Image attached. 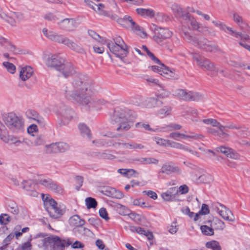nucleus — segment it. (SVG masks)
<instances>
[{
    "label": "nucleus",
    "mask_w": 250,
    "mask_h": 250,
    "mask_svg": "<svg viewBox=\"0 0 250 250\" xmlns=\"http://www.w3.org/2000/svg\"><path fill=\"white\" fill-rule=\"evenodd\" d=\"M177 94L180 98L184 100H189V92H187L184 89H179Z\"/></svg>",
    "instance_id": "obj_54"
},
{
    "label": "nucleus",
    "mask_w": 250,
    "mask_h": 250,
    "mask_svg": "<svg viewBox=\"0 0 250 250\" xmlns=\"http://www.w3.org/2000/svg\"><path fill=\"white\" fill-rule=\"evenodd\" d=\"M109 14V13H108ZM109 15L110 14H109ZM109 17H110L109 16ZM111 18L116 21L118 23L126 28H130L132 30L137 34L145 33L143 32V28L134 21L130 16H125L123 18H120L116 15H112Z\"/></svg>",
    "instance_id": "obj_7"
},
{
    "label": "nucleus",
    "mask_w": 250,
    "mask_h": 250,
    "mask_svg": "<svg viewBox=\"0 0 250 250\" xmlns=\"http://www.w3.org/2000/svg\"><path fill=\"white\" fill-rule=\"evenodd\" d=\"M99 215L102 218L105 219L106 221H107L109 219V218L108 216L107 211L105 208H102L100 209Z\"/></svg>",
    "instance_id": "obj_64"
},
{
    "label": "nucleus",
    "mask_w": 250,
    "mask_h": 250,
    "mask_svg": "<svg viewBox=\"0 0 250 250\" xmlns=\"http://www.w3.org/2000/svg\"><path fill=\"white\" fill-rule=\"evenodd\" d=\"M116 208L118 212L121 215H127L130 214V210L125 206L121 204L117 205L116 206Z\"/></svg>",
    "instance_id": "obj_44"
},
{
    "label": "nucleus",
    "mask_w": 250,
    "mask_h": 250,
    "mask_svg": "<svg viewBox=\"0 0 250 250\" xmlns=\"http://www.w3.org/2000/svg\"><path fill=\"white\" fill-rule=\"evenodd\" d=\"M171 108L169 106H165L159 110L157 111V115L162 116H167L170 114Z\"/></svg>",
    "instance_id": "obj_48"
},
{
    "label": "nucleus",
    "mask_w": 250,
    "mask_h": 250,
    "mask_svg": "<svg viewBox=\"0 0 250 250\" xmlns=\"http://www.w3.org/2000/svg\"><path fill=\"white\" fill-rule=\"evenodd\" d=\"M3 121L7 127L14 133H18L23 130V119L14 112L5 114L3 116Z\"/></svg>",
    "instance_id": "obj_6"
},
{
    "label": "nucleus",
    "mask_w": 250,
    "mask_h": 250,
    "mask_svg": "<svg viewBox=\"0 0 250 250\" xmlns=\"http://www.w3.org/2000/svg\"><path fill=\"white\" fill-rule=\"evenodd\" d=\"M14 237V234L13 233H10L9 234L6 238L3 240V243H4V245L0 247V249L3 250L5 249L7 245L9 244L10 241L11 239H12Z\"/></svg>",
    "instance_id": "obj_60"
},
{
    "label": "nucleus",
    "mask_w": 250,
    "mask_h": 250,
    "mask_svg": "<svg viewBox=\"0 0 250 250\" xmlns=\"http://www.w3.org/2000/svg\"><path fill=\"white\" fill-rule=\"evenodd\" d=\"M96 6H97V9H98V11H99V13L100 14L106 16H110L109 14H108V13L106 11L103 10V8H104V4H103L102 3H99V4L96 5Z\"/></svg>",
    "instance_id": "obj_63"
},
{
    "label": "nucleus",
    "mask_w": 250,
    "mask_h": 250,
    "mask_svg": "<svg viewBox=\"0 0 250 250\" xmlns=\"http://www.w3.org/2000/svg\"><path fill=\"white\" fill-rule=\"evenodd\" d=\"M114 146H122L124 148H131V149H143L144 146L143 145L140 144H128V143H124L122 142H115L114 144Z\"/></svg>",
    "instance_id": "obj_33"
},
{
    "label": "nucleus",
    "mask_w": 250,
    "mask_h": 250,
    "mask_svg": "<svg viewBox=\"0 0 250 250\" xmlns=\"http://www.w3.org/2000/svg\"><path fill=\"white\" fill-rule=\"evenodd\" d=\"M132 162L135 164H156L158 163V160L155 158H134L132 159Z\"/></svg>",
    "instance_id": "obj_32"
},
{
    "label": "nucleus",
    "mask_w": 250,
    "mask_h": 250,
    "mask_svg": "<svg viewBox=\"0 0 250 250\" xmlns=\"http://www.w3.org/2000/svg\"><path fill=\"white\" fill-rule=\"evenodd\" d=\"M115 44L120 46V49L123 51L122 55L126 56L128 53V46L124 42V41L120 36L116 37L113 39Z\"/></svg>",
    "instance_id": "obj_30"
},
{
    "label": "nucleus",
    "mask_w": 250,
    "mask_h": 250,
    "mask_svg": "<svg viewBox=\"0 0 250 250\" xmlns=\"http://www.w3.org/2000/svg\"><path fill=\"white\" fill-rule=\"evenodd\" d=\"M187 23L190 24L193 30H197L198 32L203 31V26L199 23L193 17L189 14V18L187 19Z\"/></svg>",
    "instance_id": "obj_35"
},
{
    "label": "nucleus",
    "mask_w": 250,
    "mask_h": 250,
    "mask_svg": "<svg viewBox=\"0 0 250 250\" xmlns=\"http://www.w3.org/2000/svg\"><path fill=\"white\" fill-rule=\"evenodd\" d=\"M128 230L132 232H136L139 234L145 232V229L139 227H136L128 224Z\"/></svg>",
    "instance_id": "obj_56"
},
{
    "label": "nucleus",
    "mask_w": 250,
    "mask_h": 250,
    "mask_svg": "<svg viewBox=\"0 0 250 250\" xmlns=\"http://www.w3.org/2000/svg\"><path fill=\"white\" fill-rule=\"evenodd\" d=\"M136 127H144L146 130L150 131H155V130L153 129L150 127V125L148 124H145L143 123L138 122L135 124Z\"/></svg>",
    "instance_id": "obj_62"
},
{
    "label": "nucleus",
    "mask_w": 250,
    "mask_h": 250,
    "mask_svg": "<svg viewBox=\"0 0 250 250\" xmlns=\"http://www.w3.org/2000/svg\"><path fill=\"white\" fill-rule=\"evenodd\" d=\"M189 100L199 101L204 98V95L198 92L189 91Z\"/></svg>",
    "instance_id": "obj_47"
},
{
    "label": "nucleus",
    "mask_w": 250,
    "mask_h": 250,
    "mask_svg": "<svg viewBox=\"0 0 250 250\" xmlns=\"http://www.w3.org/2000/svg\"><path fill=\"white\" fill-rule=\"evenodd\" d=\"M207 131L208 133L212 134L215 136H217L220 140L227 141L229 137V135L224 131V128L222 130H216L215 128H207Z\"/></svg>",
    "instance_id": "obj_25"
},
{
    "label": "nucleus",
    "mask_w": 250,
    "mask_h": 250,
    "mask_svg": "<svg viewBox=\"0 0 250 250\" xmlns=\"http://www.w3.org/2000/svg\"><path fill=\"white\" fill-rule=\"evenodd\" d=\"M56 113L60 118L61 123L63 125L68 124L74 115V111L63 104L58 106Z\"/></svg>",
    "instance_id": "obj_9"
},
{
    "label": "nucleus",
    "mask_w": 250,
    "mask_h": 250,
    "mask_svg": "<svg viewBox=\"0 0 250 250\" xmlns=\"http://www.w3.org/2000/svg\"><path fill=\"white\" fill-rule=\"evenodd\" d=\"M208 222H210V226L213 229V230H223L225 228L224 222L217 218H213L211 221H208Z\"/></svg>",
    "instance_id": "obj_34"
},
{
    "label": "nucleus",
    "mask_w": 250,
    "mask_h": 250,
    "mask_svg": "<svg viewBox=\"0 0 250 250\" xmlns=\"http://www.w3.org/2000/svg\"><path fill=\"white\" fill-rule=\"evenodd\" d=\"M161 66L153 65L151 66V70L159 73L161 75H164L167 78H174V74L171 70H170L169 68L166 66L164 64L160 63L159 64Z\"/></svg>",
    "instance_id": "obj_16"
},
{
    "label": "nucleus",
    "mask_w": 250,
    "mask_h": 250,
    "mask_svg": "<svg viewBox=\"0 0 250 250\" xmlns=\"http://www.w3.org/2000/svg\"><path fill=\"white\" fill-rule=\"evenodd\" d=\"M25 115L28 119H33L42 126L45 125V121L43 118L40 116L39 113L33 109H28L25 112Z\"/></svg>",
    "instance_id": "obj_21"
},
{
    "label": "nucleus",
    "mask_w": 250,
    "mask_h": 250,
    "mask_svg": "<svg viewBox=\"0 0 250 250\" xmlns=\"http://www.w3.org/2000/svg\"><path fill=\"white\" fill-rule=\"evenodd\" d=\"M217 151L224 154L227 157L236 159L238 157L237 153L235 152L233 149L225 146H220L217 148Z\"/></svg>",
    "instance_id": "obj_28"
},
{
    "label": "nucleus",
    "mask_w": 250,
    "mask_h": 250,
    "mask_svg": "<svg viewBox=\"0 0 250 250\" xmlns=\"http://www.w3.org/2000/svg\"><path fill=\"white\" fill-rule=\"evenodd\" d=\"M135 118L134 111L127 108H119L115 110L111 120L118 124L117 131H125L133 126Z\"/></svg>",
    "instance_id": "obj_2"
},
{
    "label": "nucleus",
    "mask_w": 250,
    "mask_h": 250,
    "mask_svg": "<svg viewBox=\"0 0 250 250\" xmlns=\"http://www.w3.org/2000/svg\"><path fill=\"white\" fill-rule=\"evenodd\" d=\"M179 30L181 36L185 41L198 48L209 52H213L217 50V47L204 37L191 35L188 31H186L185 27L183 26H182Z\"/></svg>",
    "instance_id": "obj_4"
},
{
    "label": "nucleus",
    "mask_w": 250,
    "mask_h": 250,
    "mask_svg": "<svg viewBox=\"0 0 250 250\" xmlns=\"http://www.w3.org/2000/svg\"><path fill=\"white\" fill-rule=\"evenodd\" d=\"M47 153L64 152L69 148V145L63 142H59L46 145Z\"/></svg>",
    "instance_id": "obj_15"
},
{
    "label": "nucleus",
    "mask_w": 250,
    "mask_h": 250,
    "mask_svg": "<svg viewBox=\"0 0 250 250\" xmlns=\"http://www.w3.org/2000/svg\"><path fill=\"white\" fill-rule=\"evenodd\" d=\"M45 143V137L42 134L38 135L34 141V145L35 146L43 145Z\"/></svg>",
    "instance_id": "obj_51"
},
{
    "label": "nucleus",
    "mask_w": 250,
    "mask_h": 250,
    "mask_svg": "<svg viewBox=\"0 0 250 250\" xmlns=\"http://www.w3.org/2000/svg\"><path fill=\"white\" fill-rule=\"evenodd\" d=\"M201 230L203 234L207 236H212L214 234L213 229L207 225H203L200 227Z\"/></svg>",
    "instance_id": "obj_43"
},
{
    "label": "nucleus",
    "mask_w": 250,
    "mask_h": 250,
    "mask_svg": "<svg viewBox=\"0 0 250 250\" xmlns=\"http://www.w3.org/2000/svg\"><path fill=\"white\" fill-rule=\"evenodd\" d=\"M171 9L176 16L181 17L184 20H187L189 17V14L183 11L181 7L177 4L172 5Z\"/></svg>",
    "instance_id": "obj_27"
},
{
    "label": "nucleus",
    "mask_w": 250,
    "mask_h": 250,
    "mask_svg": "<svg viewBox=\"0 0 250 250\" xmlns=\"http://www.w3.org/2000/svg\"><path fill=\"white\" fill-rule=\"evenodd\" d=\"M42 33L47 38L53 42L63 44L71 50L77 53L81 54L85 53V50L81 44L76 43L64 35L48 30L46 28H44L42 29Z\"/></svg>",
    "instance_id": "obj_3"
},
{
    "label": "nucleus",
    "mask_w": 250,
    "mask_h": 250,
    "mask_svg": "<svg viewBox=\"0 0 250 250\" xmlns=\"http://www.w3.org/2000/svg\"><path fill=\"white\" fill-rule=\"evenodd\" d=\"M193 59L196 62L197 65L202 69L210 71L211 77L217 76L219 69L215 67L214 63L210 62L208 60L202 59L200 56L197 55H194Z\"/></svg>",
    "instance_id": "obj_10"
},
{
    "label": "nucleus",
    "mask_w": 250,
    "mask_h": 250,
    "mask_svg": "<svg viewBox=\"0 0 250 250\" xmlns=\"http://www.w3.org/2000/svg\"><path fill=\"white\" fill-rule=\"evenodd\" d=\"M79 128L81 134L83 137L86 138L88 140L92 138V134L89 128L84 124H80L79 125Z\"/></svg>",
    "instance_id": "obj_36"
},
{
    "label": "nucleus",
    "mask_w": 250,
    "mask_h": 250,
    "mask_svg": "<svg viewBox=\"0 0 250 250\" xmlns=\"http://www.w3.org/2000/svg\"><path fill=\"white\" fill-rule=\"evenodd\" d=\"M88 33L89 35L94 40L99 42H102L103 40L102 38L97 33H96L94 31L92 30H89L88 31Z\"/></svg>",
    "instance_id": "obj_57"
},
{
    "label": "nucleus",
    "mask_w": 250,
    "mask_h": 250,
    "mask_svg": "<svg viewBox=\"0 0 250 250\" xmlns=\"http://www.w3.org/2000/svg\"><path fill=\"white\" fill-rule=\"evenodd\" d=\"M161 173L170 175L172 173L180 174L181 173L180 168L169 163H166L163 165L161 169Z\"/></svg>",
    "instance_id": "obj_22"
},
{
    "label": "nucleus",
    "mask_w": 250,
    "mask_h": 250,
    "mask_svg": "<svg viewBox=\"0 0 250 250\" xmlns=\"http://www.w3.org/2000/svg\"><path fill=\"white\" fill-rule=\"evenodd\" d=\"M44 60L47 67L58 71L65 59L58 54H49L45 56Z\"/></svg>",
    "instance_id": "obj_11"
},
{
    "label": "nucleus",
    "mask_w": 250,
    "mask_h": 250,
    "mask_svg": "<svg viewBox=\"0 0 250 250\" xmlns=\"http://www.w3.org/2000/svg\"><path fill=\"white\" fill-rule=\"evenodd\" d=\"M85 204L87 208H95L97 206V202L95 199L92 197H87L85 199Z\"/></svg>",
    "instance_id": "obj_45"
},
{
    "label": "nucleus",
    "mask_w": 250,
    "mask_h": 250,
    "mask_svg": "<svg viewBox=\"0 0 250 250\" xmlns=\"http://www.w3.org/2000/svg\"><path fill=\"white\" fill-rule=\"evenodd\" d=\"M199 180L204 183H209L213 181V177L209 174H203L199 176Z\"/></svg>",
    "instance_id": "obj_53"
},
{
    "label": "nucleus",
    "mask_w": 250,
    "mask_h": 250,
    "mask_svg": "<svg viewBox=\"0 0 250 250\" xmlns=\"http://www.w3.org/2000/svg\"><path fill=\"white\" fill-rule=\"evenodd\" d=\"M72 84V90H69L67 87L64 90L65 97L67 99H72L80 105H87L88 107L97 109L106 104L105 100L92 96V82L86 75L78 74L75 77Z\"/></svg>",
    "instance_id": "obj_1"
},
{
    "label": "nucleus",
    "mask_w": 250,
    "mask_h": 250,
    "mask_svg": "<svg viewBox=\"0 0 250 250\" xmlns=\"http://www.w3.org/2000/svg\"><path fill=\"white\" fill-rule=\"evenodd\" d=\"M137 14L142 16H147L150 18L154 16L155 12L152 9H145V8H137L136 9Z\"/></svg>",
    "instance_id": "obj_38"
},
{
    "label": "nucleus",
    "mask_w": 250,
    "mask_h": 250,
    "mask_svg": "<svg viewBox=\"0 0 250 250\" xmlns=\"http://www.w3.org/2000/svg\"><path fill=\"white\" fill-rule=\"evenodd\" d=\"M118 172L123 175H132L136 171L132 169H119Z\"/></svg>",
    "instance_id": "obj_59"
},
{
    "label": "nucleus",
    "mask_w": 250,
    "mask_h": 250,
    "mask_svg": "<svg viewBox=\"0 0 250 250\" xmlns=\"http://www.w3.org/2000/svg\"><path fill=\"white\" fill-rule=\"evenodd\" d=\"M39 183L54 192L59 194H62V193L63 191L61 187L52 179H42L40 180Z\"/></svg>",
    "instance_id": "obj_17"
},
{
    "label": "nucleus",
    "mask_w": 250,
    "mask_h": 250,
    "mask_svg": "<svg viewBox=\"0 0 250 250\" xmlns=\"http://www.w3.org/2000/svg\"><path fill=\"white\" fill-rule=\"evenodd\" d=\"M42 243L44 250H64L65 247L71 245L69 239H62L56 235H51L43 239Z\"/></svg>",
    "instance_id": "obj_5"
},
{
    "label": "nucleus",
    "mask_w": 250,
    "mask_h": 250,
    "mask_svg": "<svg viewBox=\"0 0 250 250\" xmlns=\"http://www.w3.org/2000/svg\"><path fill=\"white\" fill-rule=\"evenodd\" d=\"M47 235L46 233H39L33 237V240L36 241V244L39 247L43 248V245H42V243H43L44 241L43 239H45L47 237Z\"/></svg>",
    "instance_id": "obj_39"
},
{
    "label": "nucleus",
    "mask_w": 250,
    "mask_h": 250,
    "mask_svg": "<svg viewBox=\"0 0 250 250\" xmlns=\"http://www.w3.org/2000/svg\"><path fill=\"white\" fill-rule=\"evenodd\" d=\"M17 14H16L15 13H13L11 16H9L5 14H3L2 16H1V18L4 19L11 25H14L15 23L14 17L17 16Z\"/></svg>",
    "instance_id": "obj_52"
},
{
    "label": "nucleus",
    "mask_w": 250,
    "mask_h": 250,
    "mask_svg": "<svg viewBox=\"0 0 250 250\" xmlns=\"http://www.w3.org/2000/svg\"><path fill=\"white\" fill-rule=\"evenodd\" d=\"M10 222V217L7 214L0 215V223L1 225H6Z\"/></svg>",
    "instance_id": "obj_61"
},
{
    "label": "nucleus",
    "mask_w": 250,
    "mask_h": 250,
    "mask_svg": "<svg viewBox=\"0 0 250 250\" xmlns=\"http://www.w3.org/2000/svg\"><path fill=\"white\" fill-rule=\"evenodd\" d=\"M69 223L71 226L77 228L81 226H83L85 224V221L81 219L79 215H74L69 218Z\"/></svg>",
    "instance_id": "obj_29"
},
{
    "label": "nucleus",
    "mask_w": 250,
    "mask_h": 250,
    "mask_svg": "<svg viewBox=\"0 0 250 250\" xmlns=\"http://www.w3.org/2000/svg\"><path fill=\"white\" fill-rule=\"evenodd\" d=\"M73 230L75 233H78L82 235L89 236L92 233L89 229L83 227V226H81L77 228H74Z\"/></svg>",
    "instance_id": "obj_41"
},
{
    "label": "nucleus",
    "mask_w": 250,
    "mask_h": 250,
    "mask_svg": "<svg viewBox=\"0 0 250 250\" xmlns=\"http://www.w3.org/2000/svg\"><path fill=\"white\" fill-rule=\"evenodd\" d=\"M167 142L168 146L177 149H182L186 151H188L190 153L192 154V155L196 156L197 157L199 158L200 157V155L199 152L192 149L191 148L188 147V146L184 145H183L179 143L175 142L174 141H172L170 140H168Z\"/></svg>",
    "instance_id": "obj_19"
},
{
    "label": "nucleus",
    "mask_w": 250,
    "mask_h": 250,
    "mask_svg": "<svg viewBox=\"0 0 250 250\" xmlns=\"http://www.w3.org/2000/svg\"><path fill=\"white\" fill-rule=\"evenodd\" d=\"M230 31V35L236 38H240L242 40L246 41L250 40V27H249L247 31H244V33L237 32L233 29Z\"/></svg>",
    "instance_id": "obj_26"
},
{
    "label": "nucleus",
    "mask_w": 250,
    "mask_h": 250,
    "mask_svg": "<svg viewBox=\"0 0 250 250\" xmlns=\"http://www.w3.org/2000/svg\"><path fill=\"white\" fill-rule=\"evenodd\" d=\"M207 248L211 249L212 250H221V248L219 243L216 241H211L206 243Z\"/></svg>",
    "instance_id": "obj_46"
},
{
    "label": "nucleus",
    "mask_w": 250,
    "mask_h": 250,
    "mask_svg": "<svg viewBox=\"0 0 250 250\" xmlns=\"http://www.w3.org/2000/svg\"><path fill=\"white\" fill-rule=\"evenodd\" d=\"M99 191L102 194L109 197L113 195V192L114 191V188L110 187H103L99 188Z\"/></svg>",
    "instance_id": "obj_42"
},
{
    "label": "nucleus",
    "mask_w": 250,
    "mask_h": 250,
    "mask_svg": "<svg viewBox=\"0 0 250 250\" xmlns=\"http://www.w3.org/2000/svg\"><path fill=\"white\" fill-rule=\"evenodd\" d=\"M22 184V188L29 192L28 193L29 195L33 197L38 196V193L35 191L37 185L33 181L31 180L24 181Z\"/></svg>",
    "instance_id": "obj_23"
},
{
    "label": "nucleus",
    "mask_w": 250,
    "mask_h": 250,
    "mask_svg": "<svg viewBox=\"0 0 250 250\" xmlns=\"http://www.w3.org/2000/svg\"><path fill=\"white\" fill-rule=\"evenodd\" d=\"M212 22L214 24L215 26L219 27L221 30L225 31L226 33L230 34L231 31L232 30V28L228 27L226 24H224L223 22L220 21H213Z\"/></svg>",
    "instance_id": "obj_40"
},
{
    "label": "nucleus",
    "mask_w": 250,
    "mask_h": 250,
    "mask_svg": "<svg viewBox=\"0 0 250 250\" xmlns=\"http://www.w3.org/2000/svg\"><path fill=\"white\" fill-rule=\"evenodd\" d=\"M162 105L163 102L159 99L158 97L149 98L146 101V105L148 108L160 107Z\"/></svg>",
    "instance_id": "obj_31"
},
{
    "label": "nucleus",
    "mask_w": 250,
    "mask_h": 250,
    "mask_svg": "<svg viewBox=\"0 0 250 250\" xmlns=\"http://www.w3.org/2000/svg\"><path fill=\"white\" fill-rule=\"evenodd\" d=\"M169 137L176 140H179V138H190L194 140H199L203 138L204 136L201 134H195L194 133H190V135H187L179 132H171L169 134Z\"/></svg>",
    "instance_id": "obj_20"
},
{
    "label": "nucleus",
    "mask_w": 250,
    "mask_h": 250,
    "mask_svg": "<svg viewBox=\"0 0 250 250\" xmlns=\"http://www.w3.org/2000/svg\"><path fill=\"white\" fill-rule=\"evenodd\" d=\"M9 51L13 53V54H16L18 52L19 49L17 47L12 44L11 42L9 41L6 47H5Z\"/></svg>",
    "instance_id": "obj_58"
},
{
    "label": "nucleus",
    "mask_w": 250,
    "mask_h": 250,
    "mask_svg": "<svg viewBox=\"0 0 250 250\" xmlns=\"http://www.w3.org/2000/svg\"><path fill=\"white\" fill-rule=\"evenodd\" d=\"M44 206L50 216L53 218H58L64 213V211L58 207L57 202L52 198L46 202Z\"/></svg>",
    "instance_id": "obj_12"
},
{
    "label": "nucleus",
    "mask_w": 250,
    "mask_h": 250,
    "mask_svg": "<svg viewBox=\"0 0 250 250\" xmlns=\"http://www.w3.org/2000/svg\"><path fill=\"white\" fill-rule=\"evenodd\" d=\"M215 209L224 219L230 222L234 221L235 217L231 211L224 205L217 203L215 205Z\"/></svg>",
    "instance_id": "obj_14"
},
{
    "label": "nucleus",
    "mask_w": 250,
    "mask_h": 250,
    "mask_svg": "<svg viewBox=\"0 0 250 250\" xmlns=\"http://www.w3.org/2000/svg\"><path fill=\"white\" fill-rule=\"evenodd\" d=\"M58 71L65 78L72 76L77 73L76 68L71 62L65 60Z\"/></svg>",
    "instance_id": "obj_13"
},
{
    "label": "nucleus",
    "mask_w": 250,
    "mask_h": 250,
    "mask_svg": "<svg viewBox=\"0 0 250 250\" xmlns=\"http://www.w3.org/2000/svg\"><path fill=\"white\" fill-rule=\"evenodd\" d=\"M107 46L109 49L110 51L114 54L116 57L122 58L125 57V56H123L122 55V53L119 54V50L120 49V46L117 45L116 44H114L113 42H107Z\"/></svg>",
    "instance_id": "obj_37"
},
{
    "label": "nucleus",
    "mask_w": 250,
    "mask_h": 250,
    "mask_svg": "<svg viewBox=\"0 0 250 250\" xmlns=\"http://www.w3.org/2000/svg\"><path fill=\"white\" fill-rule=\"evenodd\" d=\"M59 28L68 32H71L77 27V23L73 19H64L58 23Z\"/></svg>",
    "instance_id": "obj_18"
},
{
    "label": "nucleus",
    "mask_w": 250,
    "mask_h": 250,
    "mask_svg": "<svg viewBox=\"0 0 250 250\" xmlns=\"http://www.w3.org/2000/svg\"><path fill=\"white\" fill-rule=\"evenodd\" d=\"M150 28L154 33V40L160 44H162L163 42L172 35V32L168 29L159 27L154 24L150 26Z\"/></svg>",
    "instance_id": "obj_8"
},
{
    "label": "nucleus",
    "mask_w": 250,
    "mask_h": 250,
    "mask_svg": "<svg viewBox=\"0 0 250 250\" xmlns=\"http://www.w3.org/2000/svg\"><path fill=\"white\" fill-rule=\"evenodd\" d=\"M2 65L6 69L7 71L11 74H14L16 71V66L8 62H4Z\"/></svg>",
    "instance_id": "obj_49"
},
{
    "label": "nucleus",
    "mask_w": 250,
    "mask_h": 250,
    "mask_svg": "<svg viewBox=\"0 0 250 250\" xmlns=\"http://www.w3.org/2000/svg\"><path fill=\"white\" fill-rule=\"evenodd\" d=\"M8 207L10 211L14 214H18L19 212V209L16 203L13 201H10L8 203Z\"/></svg>",
    "instance_id": "obj_50"
},
{
    "label": "nucleus",
    "mask_w": 250,
    "mask_h": 250,
    "mask_svg": "<svg viewBox=\"0 0 250 250\" xmlns=\"http://www.w3.org/2000/svg\"><path fill=\"white\" fill-rule=\"evenodd\" d=\"M33 68L29 66H25L21 68L19 77L22 81L29 79L33 74Z\"/></svg>",
    "instance_id": "obj_24"
},
{
    "label": "nucleus",
    "mask_w": 250,
    "mask_h": 250,
    "mask_svg": "<svg viewBox=\"0 0 250 250\" xmlns=\"http://www.w3.org/2000/svg\"><path fill=\"white\" fill-rule=\"evenodd\" d=\"M178 194V191L175 194H171L170 192H167L163 193L161 194V196L165 201H173L175 196Z\"/></svg>",
    "instance_id": "obj_55"
}]
</instances>
